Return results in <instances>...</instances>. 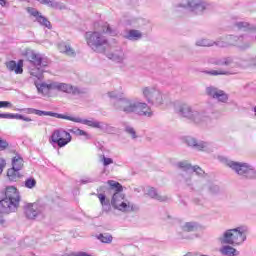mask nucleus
<instances>
[{
	"label": "nucleus",
	"mask_w": 256,
	"mask_h": 256,
	"mask_svg": "<svg viewBox=\"0 0 256 256\" xmlns=\"http://www.w3.org/2000/svg\"><path fill=\"white\" fill-rule=\"evenodd\" d=\"M51 141L58 147H65V145L71 143V134L63 129L54 130L51 135Z\"/></svg>",
	"instance_id": "obj_15"
},
{
	"label": "nucleus",
	"mask_w": 256,
	"mask_h": 256,
	"mask_svg": "<svg viewBox=\"0 0 256 256\" xmlns=\"http://www.w3.org/2000/svg\"><path fill=\"white\" fill-rule=\"evenodd\" d=\"M74 256H92L91 254H88L87 252H77L74 254Z\"/></svg>",
	"instance_id": "obj_48"
},
{
	"label": "nucleus",
	"mask_w": 256,
	"mask_h": 256,
	"mask_svg": "<svg viewBox=\"0 0 256 256\" xmlns=\"http://www.w3.org/2000/svg\"><path fill=\"white\" fill-rule=\"evenodd\" d=\"M27 59L30 65L36 67L30 69V75H32V77H36L39 81H42L44 73L43 67H47L49 65V59L43 56V54L33 51L27 53Z\"/></svg>",
	"instance_id": "obj_9"
},
{
	"label": "nucleus",
	"mask_w": 256,
	"mask_h": 256,
	"mask_svg": "<svg viewBox=\"0 0 256 256\" xmlns=\"http://www.w3.org/2000/svg\"><path fill=\"white\" fill-rule=\"evenodd\" d=\"M203 73H205V75H211L212 77H217L218 75H231L229 71L225 70H205L203 71Z\"/></svg>",
	"instance_id": "obj_35"
},
{
	"label": "nucleus",
	"mask_w": 256,
	"mask_h": 256,
	"mask_svg": "<svg viewBox=\"0 0 256 256\" xmlns=\"http://www.w3.org/2000/svg\"><path fill=\"white\" fill-rule=\"evenodd\" d=\"M186 144L188 147H192V149H196V151H208L209 143L201 140H197L193 137L186 138Z\"/></svg>",
	"instance_id": "obj_17"
},
{
	"label": "nucleus",
	"mask_w": 256,
	"mask_h": 256,
	"mask_svg": "<svg viewBox=\"0 0 256 256\" xmlns=\"http://www.w3.org/2000/svg\"><path fill=\"white\" fill-rule=\"evenodd\" d=\"M125 131L126 133H128V135H131L132 139H137V133L135 132V128L127 126L125 128Z\"/></svg>",
	"instance_id": "obj_42"
},
{
	"label": "nucleus",
	"mask_w": 256,
	"mask_h": 256,
	"mask_svg": "<svg viewBox=\"0 0 256 256\" xmlns=\"http://www.w3.org/2000/svg\"><path fill=\"white\" fill-rule=\"evenodd\" d=\"M53 91H62V93H75V90L70 84L53 82Z\"/></svg>",
	"instance_id": "obj_22"
},
{
	"label": "nucleus",
	"mask_w": 256,
	"mask_h": 256,
	"mask_svg": "<svg viewBox=\"0 0 256 256\" xmlns=\"http://www.w3.org/2000/svg\"><path fill=\"white\" fill-rule=\"evenodd\" d=\"M176 167L181 169L180 181L187 185V187H193L192 173H196L198 177H205V175H207L201 167L198 165L192 166L191 163L186 160L176 163Z\"/></svg>",
	"instance_id": "obj_8"
},
{
	"label": "nucleus",
	"mask_w": 256,
	"mask_h": 256,
	"mask_svg": "<svg viewBox=\"0 0 256 256\" xmlns=\"http://www.w3.org/2000/svg\"><path fill=\"white\" fill-rule=\"evenodd\" d=\"M12 169L21 171L23 169V158L21 156H15L12 159Z\"/></svg>",
	"instance_id": "obj_33"
},
{
	"label": "nucleus",
	"mask_w": 256,
	"mask_h": 256,
	"mask_svg": "<svg viewBox=\"0 0 256 256\" xmlns=\"http://www.w3.org/2000/svg\"><path fill=\"white\" fill-rule=\"evenodd\" d=\"M254 117L256 118V106L254 107Z\"/></svg>",
	"instance_id": "obj_56"
},
{
	"label": "nucleus",
	"mask_w": 256,
	"mask_h": 256,
	"mask_svg": "<svg viewBox=\"0 0 256 256\" xmlns=\"http://www.w3.org/2000/svg\"><path fill=\"white\" fill-rule=\"evenodd\" d=\"M106 127H107L108 133H109L110 131H113V127H110V126H106Z\"/></svg>",
	"instance_id": "obj_55"
},
{
	"label": "nucleus",
	"mask_w": 256,
	"mask_h": 256,
	"mask_svg": "<svg viewBox=\"0 0 256 256\" xmlns=\"http://www.w3.org/2000/svg\"><path fill=\"white\" fill-rule=\"evenodd\" d=\"M233 25L240 31H256V26L250 25L249 22L236 20L233 22Z\"/></svg>",
	"instance_id": "obj_24"
},
{
	"label": "nucleus",
	"mask_w": 256,
	"mask_h": 256,
	"mask_svg": "<svg viewBox=\"0 0 256 256\" xmlns=\"http://www.w3.org/2000/svg\"><path fill=\"white\" fill-rule=\"evenodd\" d=\"M82 183H93V179L82 180Z\"/></svg>",
	"instance_id": "obj_54"
},
{
	"label": "nucleus",
	"mask_w": 256,
	"mask_h": 256,
	"mask_svg": "<svg viewBox=\"0 0 256 256\" xmlns=\"http://www.w3.org/2000/svg\"><path fill=\"white\" fill-rule=\"evenodd\" d=\"M97 197H98L103 209H105V207H107L106 210L109 211V209H111V204L109 203V200H106L105 194L99 193V194H97Z\"/></svg>",
	"instance_id": "obj_36"
},
{
	"label": "nucleus",
	"mask_w": 256,
	"mask_h": 256,
	"mask_svg": "<svg viewBox=\"0 0 256 256\" xmlns=\"http://www.w3.org/2000/svg\"><path fill=\"white\" fill-rule=\"evenodd\" d=\"M106 57L110 59V61H114V63H123V61L126 59L125 52H123V49L121 48L108 52Z\"/></svg>",
	"instance_id": "obj_20"
},
{
	"label": "nucleus",
	"mask_w": 256,
	"mask_h": 256,
	"mask_svg": "<svg viewBox=\"0 0 256 256\" xmlns=\"http://www.w3.org/2000/svg\"><path fill=\"white\" fill-rule=\"evenodd\" d=\"M27 219H43L45 217V205L40 203H29L24 206Z\"/></svg>",
	"instance_id": "obj_13"
},
{
	"label": "nucleus",
	"mask_w": 256,
	"mask_h": 256,
	"mask_svg": "<svg viewBox=\"0 0 256 256\" xmlns=\"http://www.w3.org/2000/svg\"><path fill=\"white\" fill-rule=\"evenodd\" d=\"M19 203H21V195L19 190L15 186H8L2 192L0 199V225L5 223L3 215H9L15 213L19 209Z\"/></svg>",
	"instance_id": "obj_3"
},
{
	"label": "nucleus",
	"mask_w": 256,
	"mask_h": 256,
	"mask_svg": "<svg viewBox=\"0 0 256 256\" xmlns=\"http://www.w3.org/2000/svg\"><path fill=\"white\" fill-rule=\"evenodd\" d=\"M58 50L60 53H64L68 57H75L76 53L75 50L71 47V45L62 42L58 45Z\"/></svg>",
	"instance_id": "obj_25"
},
{
	"label": "nucleus",
	"mask_w": 256,
	"mask_h": 256,
	"mask_svg": "<svg viewBox=\"0 0 256 256\" xmlns=\"http://www.w3.org/2000/svg\"><path fill=\"white\" fill-rule=\"evenodd\" d=\"M105 33L115 37V35H117V29L112 28L108 23H104L101 31L94 30L85 33V41L88 47L95 53H105V49H107V46L109 45V39H107Z\"/></svg>",
	"instance_id": "obj_1"
},
{
	"label": "nucleus",
	"mask_w": 256,
	"mask_h": 256,
	"mask_svg": "<svg viewBox=\"0 0 256 256\" xmlns=\"http://www.w3.org/2000/svg\"><path fill=\"white\" fill-rule=\"evenodd\" d=\"M141 93L149 105L161 107V105L167 101V95L164 94L159 88H157V86L142 87Z\"/></svg>",
	"instance_id": "obj_11"
},
{
	"label": "nucleus",
	"mask_w": 256,
	"mask_h": 256,
	"mask_svg": "<svg viewBox=\"0 0 256 256\" xmlns=\"http://www.w3.org/2000/svg\"><path fill=\"white\" fill-rule=\"evenodd\" d=\"M38 93H41L42 95H49L50 91H53V82L51 83H35Z\"/></svg>",
	"instance_id": "obj_23"
},
{
	"label": "nucleus",
	"mask_w": 256,
	"mask_h": 256,
	"mask_svg": "<svg viewBox=\"0 0 256 256\" xmlns=\"http://www.w3.org/2000/svg\"><path fill=\"white\" fill-rule=\"evenodd\" d=\"M70 133H73V135H76L77 137H85V139H91V135H89V133L79 128L71 129Z\"/></svg>",
	"instance_id": "obj_34"
},
{
	"label": "nucleus",
	"mask_w": 256,
	"mask_h": 256,
	"mask_svg": "<svg viewBox=\"0 0 256 256\" xmlns=\"http://www.w3.org/2000/svg\"><path fill=\"white\" fill-rule=\"evenodd\" d=\"M28 111H29V113H34V114L36 115L37 109H35V108H30V109H28Z\"/></svg>",
	"instance_id": "obj_53"
},
{
	"label": "nucleus",
	"mask_w": 256,
	"mask_h": 256,
	"mask_svg": "<svg viewBox=\"0 0 256 256\" xmlns=\"http://www.w3.org/2000/svg\"><path fill=\"white\" fill-rule=\"evenodd\" d=\"M108 97H110V99H119V97H123V93H119L117 91H111V92H108Z\"/></svg>",
	"instance_id": "obj_44"
},
{
	"label": "nucleus",
	"mask_w": 256,
	"mask_h": 256,
	"mask_svg": "<svg viewBox=\"0 0 256 256\" xmlns=\"http://www.w3.org/2000/svg\"><path fill=\"white\" fill-rule=\"evenodd\" d=\"M24 187H26V189H35V187H37V180L33 177L27 178L24 182Z\"/></svg>",
	"instance_id": "obj_37"
},
{
	"label": "nucleus",
	"mask_w": 256,
	"mask_h": 256,
	"mask_svg": "<svg viewBox=\"0 0 256 256\" xmlns=\"http://www.w3.org/2000/svg\"><path fill=\"white\" fill-rule=\"evenodd\" d=\"M0 5L5 7V5H7V0H0Z\"/></svg>",
	"instance_id": "obj_52"
},
{
	"label": "nucleus",
	"mask_w": 256,
	"mask_h": 256,
	"mask_svg": "<svg viewBox=\"0 0 256 256\" xmlns=\"http://www.w3.org/2000/svg\"><path fill=\"white\" fill-rule=\"evenodd\" d=\"M208 193L210 195H219L221 193V188L216 184H208Z\"/></svg>",
	"instance_id": "obj_39"
},
{
	"label": "nucleus",
	"mask_w": 256,
	"mask_h": 256,
	"mask_svg": "<svg viewBox=\"0 0 256 256\" xmlns=\"http://www.w3.org/2000/svg\"><path fill=\"white\" fill-rule=\"evenodd\" d=\"M9 147V143L6 142V140L0 139V149L1 151H4V149H7Z\"/></svg>",
	"instance_id": "obj_47"
},
{
	"label": "nucleus",
	"mask_w": 256,
	"mask_h": 256,
	"mask_svg": "<svg viewBox=\"0 0 256 256\" xmlns=\"http://www.w3.org/2000/svg\"><path fill=\"white\" fill-rule=\"evenodd\" d=\"M208 65H216L218 67H241V62L239 58L235 56H228V57H217L212 56L207 59Z\"/></svg>",
	"instance_id": "obj_12"
},
{
	"label": "nucleus",
	"mask_w": 256,
	"mask_h": 256,
	"mask_svg": "<svg viewBox=\"0 0 256 256\" xmlns=\"http://www.w3.org/2000/svg\"><path fill=\"white\" fill-rule=\"evenodd\" d=\"M199 223L192 221V222H185L182 226L181 229L184 233H193L195 231L199 230Z\"/></svg>",
	"instance_id": "obj_28"
},
{
	"label": "nucleus",
	"mask_w": 256,
	"mask_h": 256,
	"mask_svg": "<svg viewBox=\"0 0 256 256\" xmlns=\"http://www.w3.org/2000/svg\"><path fill=\"white\" fill-rule=\"evenodd\" d=\"M239 36L228 35L216 41V47H236Z\"/></svg>",
	"instance_id": "obj_19"
},
{
	"label": "nucleus",
	"mask_w": 256,
	"mask_h": 256,
	"mask_svg": "<svg viewBox=\"0 0 256 256\" xmlns=\"http://www.w3.org/2000/svg\"><path fill=\"white\" fill-rule=\"evenodd\" d=\"M146 195H148V197H150L151 199H156V201H160V202H165V201H168L169 199L167 196H161V194L157 192V189L153 187L147 190Z\"/></svg>",
	"instance_id": "obj_26"
},
{
	"label": "nucleus",
	"mask_w": 256,
	"mask_h": 256,
	"mask_svg": "<svg viewBox=\"0 0 256 256\" xmlns=\"http://www.w3.org/2000/svg\"><path fill=\"white\" fill-rule=\"evenodd\" d=\"M251 45H253V40H251V36L248 34H242L238 36L236 41V47L240 51H247V49H251Z\"/></svg>",
	"instance_id": "obj_18"
},
{
	"label": "nucleus",
	"mask_w": 256,
	"mask_h": 256,
	"mask_svg": "<svg viewBox=\"0 0 256 256\" xmlns=\"http://www.w3.org/2000/svg\"><path fill=\"white\" fill-rule=\"evenodd\" d=\"M247 233H249V228L247 226L228 229L219 237V241L222 245L239 247V245H243V243L247 241Z\"/></svg>",
	"instance_id": "obj_6"
},
{
	"label": "nucleus",
	"mask_w": 256,
	"mask_h": 256,
	"mask_svg": "<svg viewBox=\"0 0 256 256\" xmlns=\"http://www.w3.org/2000/svg\"><path fill=\"white\" fill-rule=\"evenodd\" d=\"M107 184L109 185L108 191L112 195L111 205L114 209L122 213H137L139 211L137 204H133L125 199L123 185L121 183L115 180H109Z\"/></svg>",
	"instance_id": "obj_2"
},
{
	"label": "nucleus",
	"mask_w": 256,
	"mask_h": 256,
	"mask_svg": "<svg viewBox=\"0 0 256 256\" xmlns=\"http://www.w3.org/2000/svg\"><path fill=\"white\" fill-rule=\"evenodd\" d=\"M101 162L103 163L104 167H107L109 165H113V159L112 158H107L105 155L102 156Z\"/></svg>",
	"instance_id": "obj_43"
},
{
	"label": "nucleus",
	"mask_w": 256,
	"mask_h": 256,
	"mask_svg": "<svg viewBox=\"0 0 256 256\" xmlns=\"http://www.w3.org/2000/svg\"><path fill=\"white\" fill-rule=\"evenodd\" d=\"M0 119H20L23 121V115L21 114H0Z\"/></svg>",
	"instance_id": "obj_40"
},
{
	"label": "nucleus",
	"mask_w": 256,
	"mask_h": 256,
	"mask_svg": "<svg viewBox=\"0 0 256 256\" xmlns=\"http://www.w3.org/2000/svg\"><path fill=\"white\" fill-rule=\"evenodd\" d=\"M98 239L102 242V243H111V241H113V236H111L110 234H100L98 236Z\"/></svg>",
	"instance_id": "obj_41"
},
{
	"label": "nucleus",
	"mask_w": 256,
	"mask_h": 256,
	"mask_svg": "<svg viewBox=\"0 0 256 256\" xmlns=\"http://www.w3.org/2000/svg\"><path fill=\"white\" fill-rule=\"evenodd\" d=\"M6 67L10 71H14L16 75H21L23 73V60H19L18 63L11 60L6 63Z\"/></svg>",
	"instance_id": "obj_21"
},
{
	"label": "nucleus",
	"mask_w": 256,
	"mask_h": 256,
	"mask_svg": "<svg viewBox=\"0 0 256 256\" xmlns=\"http://www.w3.org/2000/svg\"><path fill=\"white\" fill-rule=\"evenodd\" d=\"M142 37L143 33L135 29L129 30L127 35L125 36V38L128 39V41H139V39H141Z\"/></svg>",
	"instance_id": "obj_29"
},
{
	"label": "nucleus",
	"mask_w": 256,
	"mask_h": 256,
	"mask_svg": "<svg viewBox=\"0 0 256 256\" xmlns=\"http://www.w3.org/2000/svg\"><path fill=\"white\" fill-rule=\"evenodd\" d=\"M179 7L190 9L192 13L201 15V13L207 9V3H205L203 0H182V3L179 5Z\"/></svg>",
	"instance_id": "obj_14"
},
{
	"label": "nucleus",
	"mask_w": 256,
	"mask_h": 256,
	"mask_svg": "<svg viewBox=\"0 0 256 256\" xmlns=\"http://www.w3.org/2000/svg\"><path fill=\"white\" fill-rule=\"evenodd\" d=\"M32 15L34 17H36V20H37V17H39V15H41V13H39V11L35 10V11L32 12Z\"/></svg>",
	"instance_id": "obj_50"
},
{
	"label": "nucleus",
	"mask_w": 256,
	"mask_h": 256,
	"mask_svg": "<svg viewBox=\"0 0 256 256\" xmlns=\"http://www.w3.org/2000/svg\"><path fill=\"white\" fill-rule=\"evenodd\" d=\"M98 193H105V191H107V187L105 186H100L98 189H97Z\"/></svg>",
	"instance_id": "obj_49"
},
{
	"label": "nucleus",
	"mask_w": 256,
	"mask_h": 256,
	"mask_svg": "<svg viewBox=\"0 0 256 256\" xmlns=\"http://www.w3.org/2000/svg\"><path fill=\"white\" fill-rule=\"evenodd\" d=\"M114 109H116V111H122L123 113H126V115L135 113L141 117H153V111H151V108L147 103L134 101L127 97L116 100Z\"/></svg>",
	"instance_id": "obj_4"
},
{
	"label": "nucleus",
	"mask_w": 256,
	"mask_h": 256,
	"mask_svg": "<svg viewBox=\"0 0 256 256\" xmlns=\"http://www.w3.org/2000/svg\"><path fill=\"white\" fill-rule=\"evenodd\" d=\"M176 113L179 117L188 119L195 123L196 125H201L202 123H209L211 121L210 113H215L211 108H206L205 110H195L191 105L187 103H181L176 106Z\"/></svg>",
	"instance_id": "obj_5"
},
{
	"label": "nucleus",
	"mask_w": 256,
	"mask_h": 256,
	"mask_svg": "<svg viewBox=\"0 0 256 256\" xmlns=\"http://www.w3.org/2000/svg\"><path fill=\"white\" fill-rule=\"evenodd\" d=\"M38 3H41V5H47V7H51V9H65V5L61 2H57L55 0H36Z\"/></svg>",
	"instance_id": "obj_27"
},
{
	"label": "nucleus",
	"mask_w": 256,
	"mask_h": 256,
	"mask_svg": "<svg viewBox=\"0 0 256 256\" xmlns=\"http://www.w3.org/2000/svg\"><path fill=\"white\" fill-rule=\"evenodd\" d=\"M13 107V104H11V102L8 101H0V109L3 108H11Z\"/></svg>",
	"instance_id": "obj_45"
},
{
	"label": "nucleus",
	"mask_w": 256,
	"mask_h": 256,
	"mask_svg": "<svg viewBox=\"0 0 256 256\" xmlns=\"http://www.w3.org/2000/svg\"><path fill=\"white\" fill-rule=\"evenodd\" d=\"M223 161L226 167H229V169L234 171V173H236L238 177H241V179H246L248 181L256 180V169L251 164L245 162H237L227 158H224Z\"/></svg>",
	"instance_id": "obj_7"
},
{
	"label": "nucleus",
	"mask_w": 256,
	"mask_h": 256,
	"mask_svg": "<svg viewBox=\"0 0 256 256\" xmlns=\"http://www.w3.org/2000/svg\"><path fill=\"white\" fill-rule=\"evenodd\" d=\"M220 253H221V255H224V256H237V255H239V252H237V249H235V248H233V246H229V245L223 246L220 249Z\"/></svg>",
	"instance_id": "obj_30"
},
{
	"label": "nucleus",
	"mask_w": 256,
	"mask_h": 256,
	"mask_svg": "<svg viewBox=\"0 0 256 256\" xmlns=\"http://www.w3.org/2000/svg\"><path fill=\"white\" fill-rule=\"evenodd\" d=\"M22 121H26V123H29L32 121L31 118L23 116Z\"/></svg>",
	"instance_id": "obj_51"
},
{
	"label": "nucleus",
	"mask_w": 256,
	"mask_h": 256,
	"mask_svg": "<svg viewBox=\"0 0 256 256\" xmlns=\"http://www.w3.org/2000/svg\"><path fill=\"white\" fill-rule=\"evenodd\" d=\"M36 21H38L40 25H43V27H47V29H51V22L47 18H45V16L43 15L37 16Z\"/></svg>",
	"instance_id": "obj_38"
},
{
	"label": "nucleus",
	"mask_w": 256,
	"mask_h": 256,
	"mask_svg": "<svg viewBox=\"0 0 256 256\" xmlns=\"http://www.w3.org/2000/svg\"><path fill=\"white\" fill-rule=\"evenodd\" d=\"M36 115L39 117L48 116V117H56V119H66L67 121H73L74 123H82V125H88V127H93L94 129H105L102 122L95 121V120H87L81 119L80 117H71L51 111H43V110H36Z\"/></svg>",
	"instance_id": "obj_10"
},
{
	"label": "nucleus",
	"mask_w": 256,
	"mask_h": 256,
	"mask_svg": "<svg viewBox=\"0 0 256 256\" xmlns=\"http://www.w3.org/2000/svg\"><path fill=\"white\" fill-rule=\"evenodd\" d=\"M7 177L9 179V181H19V179H21L22 175L21 173H19V170L15 169V168H10L7 171Z\"/></svg>",
	"instance_id": "obj_31"
},
{
	"label": "nucleus",
	"mask_w": 256,
	"mask_h": 256,
	"mask_svg": "<svg viewBox=\"0 0 256 256\" xmlns=\"http://www.w3.org/2000/svg\"><path fill=\"white\" fill-rule=\"evenodd\" d=\"M195 45L197 47H213V45H217V41H213L209 39H200L196 41Z\"/></svg>",
	"instance_id": "obj_32"
},
{
	"label": "nucleus",
	"mask_w": 256,
	"mask_h": 256,
	"mask_svg": "<svg viewBox=\"0 0 256 256\" xmlns=\"http://www.w3.org/2000/svg\"><path fill=\"white\" fill-rule=\"evenodd\" d=\"M205 93L211 99H215L218 103H227L229 101V94L216 86L210 85L206 87Z\"/></svg>",
	"instance_id": "obj_16"
},
{
	"label": "nucleus",
	"mask_w": 256,
	"mask_h": 256,
	"mask_svg": "<svg viewBox=\"0 0 256 256\" xmlns=\"http://www.w3.org/2000/svg\"><path fill=\"white\" fill-rule=\"evenodd\" d=\"M7 166V161L4 158H0V175L3 173V170Z\"/></svg>",
	"instance_id": "obj_46"
}]
</instances>
